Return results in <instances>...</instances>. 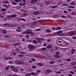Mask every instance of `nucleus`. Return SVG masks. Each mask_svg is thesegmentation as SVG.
<instances>
[{
  "mask_svg": "<svg viewBox=\"0 0 76 76\" xmlns=\"http://www.w3.org/2000/svg\"><path fill=\"white\" fill-rule=\"evenodd\" d=\"M5 69H6V70H9V67H6Z\"/></svg>",
  "mask_w": 76,
  "mask_h": 76,
  "instance_id": "nucleus-48",
  "label": "nucleus"
},
{
  "mask_svg": "<svg viewBox=\"0 0 76 76\" xmlns=\"http://www.w3.org/2000/svg\"><path fill=\"white\" fill-rule=\"evenodd\" d=\"M52 47V46L51 45H48L47 47H46V48H51Z\"/></svg>",
  "mask_w": 76,
  "mask_h": 76,
  "instance_id": "nucleus-14",
  "label": "nucleus"
},
{
  "mask_svg": "<svg viewBox=\"0 0 76 76\" xmlns=\"http://www.w3.org/2000/svg\"><path fill=\"white\" fill-rule=\"evenodd\" d=\"M37 64L38 66H43V64L41 63H39Z\"/></svg>",
  "mask_w": 76,
  "mask_h": 76,
  "instance_id": "nucleus-16",
  "label": "nucleus"
},
{
  "mask_svg": "<svg viewBox=\"0 0 76 76\" xmlns=\"http://www.w3.org/2000/svg\"><path fill=\"white\" fill-rule=\"evenodd\" d=\"M15 63L17 64H24V62L19 61H15Z\"/></svg>",
  "mask_w": 76,
  "mask_h": 76,
  "instance_id": "nucleus-3",
  "label": "nucleus"
},
{
  "mask_svg": "<svg viewBox=\"0 0 76 76\" xmlns=\"http://www.w3.org/2000/svg\"><path fill=\"white\" fill-rule=\"evenodd\" d=\"M14 50L15 51H19V49L18 48H16L14 49Z\"/></svg>",
  "mask_w": 76,
  "mask_h": 76,
  "instance_id": "nucleus-43",
  "label": "nucleus"
},
{
  "mask_svg": "<svg viewBox=\"0 0 76 76\" xmlns=\"http://www.w3.org/2000/svg\"><path fill=\"white\" fill-rule=\"evenodd\" d=\"M33 42L34 43V44H37L38 43V42L36 41L35 40H33Z\"/></svg>",
  "mask_w": 76,
  "mask_h": 76,
  "instance_id": "nucleus-22",
  "label": "nucleus"
},
{
  "mask_svg": "<svg viewBox=\"0 0 76 76\" xmlns=\"http://www.w3.org/2000/svg\"><path fill=\"white\" fill-rule=\"evenodd\" d=\"M70 5H75L76 4V3L75 2H73L72 3L70 4Z\"/></svg>",
  "mask_w": 76,
  "mask_h": 76,
  "instance_id": "nucleus-24",
  "label": "nucleus"
},
{
  "mask_svg": "<svg viewBox=\"0 0 76 76\" xmlns=\"http://www.w3.org/2000/svg\"><path fill=\"white\" fill-rule=\"evenodd\" d=\"M46 4H48L49 3V2H48V1H46Z\"/></svg>",
  "mask_w": 76,
  "mask_h": 76,
  "instance_id": "nucleus-52",
  "label": "nucleus"
},
{
  "mask_svg": "<svg viewBox=\"0 0 76 76\" xmlns=\"http://www.w3.org/2000/svg\"><path fill=\"white\" fill-rule=\"evenodd\" d=\"M15 2H17V3H19V1H20V0H18H18H15Z\"/></svg>",
  "mask_w": 76,
  "mask_h": 76,
  "instance_id": "nucleus-35",
  "label": "nucleus"
},
{
  "mask_svg": "<svg viewBox=\"0 0 76 76\" xmlns=\"http://www.w3.org/2000/svg\"><path fill=\"white\" fill-rule=\"evenodd\" d=\"M70 73H71V74H72V75H74L75 74V73L72 71L70 72Z\"/></svg>",
  "mask_w": 76,
  "mask_h": 76,
  "instance_id": "nucleus-40",
  "label": "nucleus"
},
{
  "mask_svg": "<svg viewBox=\"0 0 76 76\" xmlns=\"http://www.w3.org/2000/svg\"><path fill=\"white\" fill-rule=\"evenodd\" d=\"M4 37L5 38H9V36L8 35H5Z\"/></svg>",
  "mask_w": 76,
  "mask_h": 76,
  "instance_id": "nucleus-41",
  "label": "nucleus"
},
{
  "mask_svg": "<svg viewBox=\"0 0 76 76\" xmlns=\"http://www.w3.org/2000/svg\"><path fill=\"white\" fill-rule=\"evenodd\" d=\"M4 25H5L6 26H8L9 25V24H4Z\"/></svg>",
  "mask_w": 76,
  "mask_h": 76,
  "instance_id": "nucleus-51",
  "label": "nucleus"
},
{
  "mask_svg": "<svg viewBox=\"0 0 76 76\" xmlns=\"http://www.w3.org/2000/svg\"><path fill=\"white\" fill-rule=\"evenodd\" d=\"M3 6H4L5 7H6V8H7V9H9V7L7 6V5L4 4H3Z\"/></svg>",
  "mask_w": 76,
  "mask_h": 76,
  "instance_id": "nucleus-27",
  "label": "nucleus"
},
{
  "mask_svg": "<svg viewBox=\"0 0 76 76\" xmlns=\"http://www.w3.org/2000/svg\"><path fill=\"white\" fill-rule=\"evenodd\" d=\"M37 22V21H36L34 22H32V23H31V24L32 25L34 26V25H35V23H36Z\"/></svg>",
  "mask_w": 76,
  "mask_h": 76,
  "instance_id": "nucleus-8",
  "label": "nucleus"
},
{
  "mask_svg": "<svg viewBox=\"0 0 76 76\" xmlns=\"http://www.w3.org/2000/svg\"><path fill=\"white\" fill-rule=\"evenodd\" d=\"M75 35V34H71L69 35V36H73Z\"/></svg>",
  "mask_w": 76,
  "mask_h": 76,
  "instance_id": "nucleus-46",
  "label": "nucleus"
},
{
  "mask_svg": "<svg viewBox=\"0 0 76 76\" xmlns=\"http://www.w3.org/2000/svg\"><path fill=\"white\" fill-rule=\"evenodd\" d=\"M37 75H38V73H34L33 72H31V75L33 76H37Z\"/></svg>",
  "mask_w": 76,
  "mask_h": 76,
  "instance_id": "nucleus-10",
  "label": "nucleus"
},
{
  "mask_svg": "<svg viewBox=\"0 0 76 76\" xmlns=\"http://www.w3.org/2000/svg\"><path fill=\"white\" fill-rule=\"evenodd\" d=\"M56 54H57L58 55H59L60 54V52H57L55 53Z\"/></svg>",
  "mask_w": 76,
  "mask_h": 76,
  "instance_id": "nucleus-30",
  "label": "nucleus"
},
{
  "mask_svg": "<svg viewBox=\"0 0 76 76\" xmlns=\"http://www.w3.org/2000/svg\"><path fill=\"white\" fill-rule=\"evenodd\" d=\"M71 60V59L70 58H69L66 60V61H70Z\"/></svg>",
  "mask_w": 76,
  "mask_h": 76,
  "instance_id": "nucleus-37",
  "label": "nucleus"
},
{
  "mask_svg": "<svg viewBox=\"0 0 76 76\" xmlns=\"http://www.w3.org/2000/svg\"><path fill=\"white\" fill-rule=\"evenodd\" d=\"M9 59H10V60H12V58H11L10 57H9L8 58V60H9Z\"/></svg>",
  "mask_w": 76,
  "mask_h": 76,
  "instance_id": "nucleus-56",
  "label": "nucleus"
},
{
  "mask_svg": "<svg viewBox=\"0 0 76 76\" xmlns=\"http://www.w3.org/2000/svg\"><path fill=\"white\" fill-rule=\"evenodd\" d=\"M32 75V73H27L26 74V76H31Z\"/></svg>",
  "mask_w": 76,
  "mask_h": 76,
  "instance_id": "nucleus-20",
  "label": "nucleus"
},
{
  "mask_svg": "<svg viewBox=\"0 0 76 76\" xmlns=\"http://www.w3.org/2000/svg\"><path fill=\"white\" fill-rule=\"evenodd\" d=\"M69 34H75V31H70L69 32Z\"/></svg>",
  "mask_w": 76,
  "mask_h": 76,
  "instance_id": "nucleus-15",
  "label": "nucleus"
},
{
  "mask_svg": "<svg viewBox=\"0 0 76 76\" xmlns=\"http://www.w3.org/2000/svg\"><path fill=\"white\" fill-rule=\"evenodd\" d=\"M33 14L34 15H37L39 14V13L38 12H33Z\"/></svg>",
  "mask_w": 76,
  "mask_h": 76,
  "instance_id": "nucleus-7",
  "label": "nucleus"
},
{
  "mask_svg": "<svg viewBox=\"0 0 76 76\" xmlns=\"http://www.w3.org/2000/svg\"><path fill=\"white\" fill-rule=\"evenodd\" d=\"M55 50H58V47H55Z\"/></svg>",
  "mask_w": 76,
  "mask_h": 76,
  "instance_id": "nucleus-54",
  "label": "nucleus"
},
{
  "mask_svg": "<svg viewBox=\"0 0 76 76\" xmlns=\"http://www.w3.org/2000/svg\"><path fill=\"white\" fill-rule=\"evenodd\" d=\"M55 72L56 73V74H61V72L60 71H55Z\"/></svg>",
  "mask_w": 76,
  "mask_h": 76,
  "instance_id": "nucleus-26",
  "label": "nucleus"
},
{
  "mask_svg": "<svg viewBox=\"0 0 76 76\" xmlns=\"http://www.w3.org/2000/svg\"><path fill=\"white\" fill-rule=\"evenodd\" d=\"M27 34H32V32L29 31L27 32Z\"/></svg>",
  "mask_w": 76,
  "mask_h": 76,
  "instance_id": "nucleus-28",
  "label": "nucleus"
},
{
  "mask_svg": "<svg viewBox=\"0 0 76 76\" xmlns=\"http://www.w3.org/2000/svg\"><path fill=\"white\" fill-rule=\"evenodd\" d=\"M68 7H69V8H71V9H75V7L74 6H68Z\"/></svg>",
  "mask_w": 76,
  "mask_h": 76,
  "instance_id": "nucleus-19",
  "label": "nucleus"
},
{
  "mask_svg": "<svg viewBox=\"0 0 76 76\" xmlns=\"http://www.w3.org/2000/svg\"><path fill=\"white\" fill-rule=\"evenodd\" d=\"M4 60H8V58H7V57H4L3 58Z\"/></svg>",
  "mask_w": 76,
  "mask_h": 76,
  "instance_id": "nucleus-33",
  "label": "nucleus"
},
{
  "mask_svg": "<svg viewBox=\"0 0 76 76\" xmlns=\"http://www.w3.org/2000/svg\"><path fill=\"white\" fill-rule=\"evenodd\" d=\"M56 63V61H51L49 62V63L50 64H54Z\"/></svg>",
  "mask_w": 76,
  "mask_h": 76,
  "instance_id": "nucleus-11",
  "label": "nucleus"
},
{
  "mask_svg": "<svg viewBox=\"0 0 76 76\" xmlns=\"http://www.w3.org/2000/svg\"><path fill=\"white\" fill-rule=\"evenodd\" d=\"M57 7L56 6H53L52 7V9H54V8H57Z\"/></svg>",
  "mask_w": 76,
  "mask_h": 76,
  "instance_id": "nucleus-38",
  "label": "nucleus"
},
{
  "mask_svg": "<svg viewBox=\"0 0 76 76\" xmlns=\"http://www.w3.org/2000/svg\"><path fill=\"white\" fill-rule=\"evenodd\" d=\"M72 52H75V49H73V50H72Z\"/></svg>",
  "mask_w": 76,
  "mask_h": 76,
  "instance_id": "nucleus-63",
  "label": "nucleus"
},
{
  "mask_svg": "<svg viewBox=\"0 0 76 76\" xmlns=\"http://www.w3.org/2000/svg\"><path fill=\"white\" fill-rule=\"evenodd\" d=\"M72 38H73V39H76V37H72Z\"/></svg>",
  "mask_w": 76,
  "mask_h": 76,
  "instance_id": "nucleus-64",
  "label": "nucleus"
},
{
  "mask_svg": "<svg viewBox=\"0 0 76 76\" xmlns=\"http://www.w3.org/2000/svg\"><path fill=\"white\" fill-rule=\"evenodd\" d=\"M14 67H15L13 66H11V69H13V68H14Z\"/></svg>",
  "mask_w": 76,
  "mask_h": 76,
  "instance_id": "nucleus-62",
  "label": "nucleus"
},
{
  "mask_svg": "<svg viewBox=\"0 0 76 76\" xmlns=\"http://www.w3.org/2000/svg\"><path fill=\"white\" fill-rule=\"evenodd\" d=\"M53 56L54 57H55L56 58H60V56L57 55H54Z\"/></svg>",
  "mask_w": 76,
  "mask_h": 76,
  "instance_id": "nucleus-6",
  "label": "nucleus"
},
{
  "mask_svg": "<svg viewBox=\"0 0 76 76\" xmlns=\"http://www.w3.org/2000/svg\"><path fill=\"white\" fill-rule=\"evenodd\" d=\"M46 72L47 73H50L52 72L49 69L46 70Z\"/></svg>",
  "mask_w": 76,
  "mask_h": 76,
  "instance_id": "nucleus-12",
  "label": "nucleus"
},
{
  "mask_svg": "<svg viewBox=\"0 0 76 76\" xmlns=\"http://www.w3.org/2000/svg\"><path fill=\"white\" fill-rule=\"evenodd\" d=\"M31 60L32 61H35V60L33 58L31 59Z\"/></svg>",
  "mask_w": 76,
  "mask_h": 76,
  "instance_id": "nucleus-61",
  "label": "nucleus"
},
{
  "mask_svg": "<svg viewBox=\"0 0 76 76\" xmlns=\"http://www.w3.org/2000/svg\"><path fill=\"white\" fill-rule=\"evenodd\" d=\"M42 50H46V48H43L41 49Z\"/></svg>",
  "mask_w": 76,
  "mask_h": 76,
  "instance_id": "nucleus-50",
  "label": "nucleus"
},
{
  "mask_svg": "<svg viewBox=\"0 0 76 76\" xmlns=\"http://www.w3.org/2000/svg\"><path fill=\"white\" fill-rule=\"evenodd\" d=\"M13 71H14L15 72H18V69H14Z\"/></svg>",
  "mask_w": 76,
  "mask_h": 76,
  "instance_id": "nucleus-36",
  "label": "nucleus"
},
{
  "mask_svg": "<svg viewBox=\"0 0 76 76\" xmlns=\"http://www.w3.org/2000/svg\"><path fill=\"white\" fill-rule=\"evenodd\" d=\"M63 6H69V4H62Z\"/></svg>",
  "mask_w": 76,
  "mask_h": 76,
  "instance_id": "nucleus-29",
  "label": "nucleus"
},
{
  "mask_svg": "<svg viewBox=\"0 0 76 76\" xmlns=\"http://www.w3.org/2000/svg\"><path fill=\"white\" fill-rule=\"evenodd\" d=\"M57 15H56L53 16V18H57Z\"/></svg>",
  "mask_w": 76,
  "mask_h": 76,
  "instance_id": "nucleus-57",
  "label": "nucleus"
},
{
  "mask_svg": "<svg viewBox=\"0 0 76 76\" xmlns=\"http://www.w3.org/2000/svg\"><path fill=\"white\" fill-rule=\"evenodd\" d=\"M46 31L47 33H50L51 32V31L49 29H48L46 30Z\"/></svg>",
  "mask_w": 76,
  "mask_h": 76,
  "instance_id": "nucleus-9",
  "label": "nucleus"
},
{
  "mask_svg": "<svg viewBox=\"0 0 76 76\" xmlns=\"http://www.w3.org/2000/svg\"><path fill=\"white\" fill-rule=\"evenodd\" d=\"M20 53L21 54H25V52H21Z\"/></svg>",
  "mask_w": 76,
  "mask_h": 76,
  "instance_id": "nucleus-45",
  "label": "nucleus"
},
{
  "mask_svg": "<svg viewBox=\"0 0 76 76\" xmlns=\"http://www.w3.org/2000/svg\"><path fill=\"white\" fill-rule=\"evenodd\" d=\"M7 16L9 19H12V15H8Z\"/></svg>",
  "mask_w": 76,
  "mask_h": 76,
  "instance_id": "nucleus-21",
  "label": "nucleus"
},
{
  "mask_svg": "<svg viewBox=\"0 0 76 76\" xmlns=\"http://www.w3.org/2000/svg\"><path fill=\"white\" fill-rule=\"evenodd\" d=\"M12 18H15L17 16V15L16 14H12Z\"/></svg>",
  "mask_w": 76,
  "mask_h": 76,
  "instance_id": "nucleus-13",
  "label": "nucleus"
},
{
  "mask_svg": "<svg viewBox=\"0 0 76 76\" xmlns=\"http://www.w3.org/2000/svg\"><path fill=\"white\" fill-rule=\"evenodd\" d=\"M3 32H4V34H6V33H7V31L4 30L3 31Z\"/></svg>",
  "mask_w": 76,
  "mask_h": 76,
  "instance_id": "nucleus-34",
  "label": "nucleus"
},
{
  "mask_svg": "<svg viewBox=\"0 0 76 76\" xmlns=\"http://www.w3.org/2000/svg\"><path fill=\"white\" fill-rule=\"evenodd\" d=\"M19 57H23V55H19Z\"/></svg>",
  "mask_w": 76,
  "mask_h": 76,
  "instance_id": "nucleus-60",
  "label": "nucleus"
},
{
  "mask_svg": "<svg viewBox=\"0 0 76 76\" xmlns=\"http://www.w3.org/2000/svg\"><path fill=\"white\" fill-rule=\"evenodd\" d=\"M9 26L10 27H12V26H13V25H10V24H9Z\"/></svg>",
  "mask_w": 76,
  "mask_h": 76,
  "instance_id": "nucleus-58",
  "label": "nucleus"
},
{
  "mask_svg": "<svg viewBox=\"0 0 76 76\" xmlns=\"http://www.w3.org/2000/svg\"><path fill=\"white\" fill-rule=\"evenodd\" d=\"M7 10V9L5 8H3L1 10V12H4L5 11H6Z\"/></svg>",
  "mask_w": 76,
  "mask_h": 76,
  "instance_id": "nucleus-18",
  "label": "nucleus"
},
{
  "mask_svg": "<svg viewBox=\"0 0 76 76\" xmlns=\"http://www.w3.org/2000/svg\"><path fill=\"white\" fill-rule=\"evenodd\" d=\"M37 42H42V40L43 41L44 40V39L42 38H37Z\"/></svg>",
  "mask_w": 76,
  "mask_h": 76,
  "instance_id": "nucleus-4",
  "label": "nucleus"
},
{
  "mask_svg": "<svg viewBox=\"0 0 76 76\" xmlns=\"http://www.w3.org/2000/svg\"><path fill=\"white\" fill-rule=\"evenodd\" d=\"M20 20H23V21H24V22H25V21H26V20H25L24 18H21Z\"/></svg>",
  "mask_w": 76,
  "mask_h": 76,
  "instance_id": "nucleus-42",
  "label": "nucleus"
},
{
  "mask_svg": "<svg viewBox=\"0 0 76 76\" xmlns=\"http://www.w3.org/2000/svg\"><path fill=\"white\" fill-rule=\"evenodd\" d=\"M51 39H48L47 40V41L48 42H50V41H51Z\"/></svg>",
  "mask_w": 76,
  "mask_h": 76,
  "instance_id": "nucleus-59",
  "label": "nucleus"
},
{
  "mask_svg": "<svg viewBox=\"0 0 76 76\" xmlns=\"http://www.w3.org/2000/svg\"><path fill=\"white\" fill-rule=\"evenodd\" d=\"M64 44L66 46H67L68 45H69V43L65 42L64 43Z\"/></svg>",
  "mask_w": 76,
  "mask_h": 76,
  "instance_id": "nucleus-31",
  "label": "nucleus"
},
{
  "mask_svg": "<svg viewBox=\"0 0 76 76\" xmlns=\"http://www.w3.org/2000/svg\"><path fill=\"white\" fill-rule=\"evenodd\" d=\"M67 17H68V18H70L71 17V16H70V15H67Z\"/></svg>",
  "mask_w": 76,
  "mask_h": 76,
  "instance_id": "nucleus-55",
  "label": "nucleus"
},
{
  "mask_svg": "<svg viewBox=\"0 0 76 76\" xmlns=\"http://www.w3.org/2000/svg\"><path fill=\"white\" fill-rule=\"evenodd\" d=\"M56 29L58 31V30H60V29H61V28L59 27H56Z\"/></svg>",
  "mask_w": 76,
  "mask_h": 76,
  "instance_id": "nucleus-17",
  "label": "nucleus"
},
{
  "mask_svg": "<svg viewBox=\"0 0 76 76\" xmlns=\"http://www.w3.org/2000/svg\"><path fill=\"white\" fill-rule=\"evenodd\" d=\"M11 4H13V5H16V3L15 2H14L13 1H12Z\"/></svg>",
  "mask_w": 76,
  "mask_h": 76,
  "instance_id": "nucleus-25",
  "label": "nucleus"
},
{
  "mask_svg": "<svg viewBox=\"0 0 76 76\" xmlns=\"http://www.w3.org/2000/svg\"><path fill=\"white\" fill-rule=\"evenodd\" d=\"M9 63L10 64H12L13 62L12 61H9Z\"/></svg>",
  "mask_w": 76,
  "mask_h": 76,
  "instance_id": "nucleus-47",
  "label": "nucleus"
},
{
  "mask_svg": "<svg viewBox=\"0 0 76 76\" xmlns=\"http://www.w3.org/2000/svg\"><path fill=\"white\" fill-rule=\"evenodd\" d=\"M20 44L19 43H18L15 44H14L13 45H14V46H16L17 45H19Z\"/></svg>",
  "mask_w": 76,
  "mask_h": 76,
  "instance_id": "nucleus-32",
  "label": "nucleus"
},
{
  "mask_svg": "<svg viewBox=\"0 0 76 76\" xmlns=\"http://www.w3.org/2000/svg\"><path fill=\"white\" fill-rule=\"evenodd\" d=\"M41 72V71L40 70H38L36 72L37 73H39V72Z\"/></svg>",
  "mask_w": 76,
  "mask_h": 76,
  "instance_id": "nucleus-44",
  "label": "nucleus"
},
{
  "mask_svg": "<svg viewBox=\"0 0 76 76\" xmlns=\"http://www.w3.org/2000/svg\"><path fill=\"white\" fill-rule=\"evenodd\" d=\"M16 31H17V32H21V31H22V30H16Z\"/></svg>",
  "mask_w": 76,
  "mask_h": 76,
  "instance_id": "nucleus-53",
  "label": "nucleus"
},
{
  "mask_svg": "<svg viewBox=\"0 0 76 76\" xmlns=\"http://www.w3.org/2000/svg\"><path fill=\"white\" fill-rule=\"evenodd\" d=\"M71 65H75V64H76V62H73L72 63H71Z\"/></svg>",
  "mask_w": 76,
  "mask_h": 76,
  "instance_id": "nucleus-23",
  "label": "nucleus"
},
{
  "mask_svg": "<svg viewBox=\"0 0 76 76\" xmlns=\"http://www.w3.org/2000/svg\"><path fill=\"white\" fill-rule=\"evenodd\" d=\"M28 51H32V50H33V49L35 48V47L32 45L29 44L28 46Z\"/></svg>",
  "mask_w": 76,
  "mask_h": 76,
  "instance_id": "nucleus-1",
  "label": "nucleus"
},
{
  "mask_svg": "<svg viewBox=\"0 0 76 76\" xmlns=\"http://www.w3.org/2000/svg\"><path fill=\"white\" fill-rule=\"evenodd\" d=\"M36 31H40L41 29H37L35 30Z\"/></svg>",
  "mask_w": 76,
  "mask_h": 76,
  "instance_id": "nucleus-39",
  "label": "nucleus"
},
{
  "mask_svg": "<svg viewBox=\"0 0 76 76\" xmlns=\"http://www.w3.org/2000/svg\"><path fill=\"white\" fill-rule=\"evenodd\" d=\"M61 17L62 18H66V16H64V15H61Z\"/></svg>",
  "mask_w": 76,
  "mask_h": 76,
  "instance_id": "nucleus-49",
  "label": "nucleus"
},
{
  "mask_svg": "<svg viewBox=\"0 0 76 76\" xmlns=\"http://www.w3.org/2000/svg\"><path fill=\"white\" fill-rule=\"evenodd\" d=\"M63 33V31H58L56 32H55V34L56 35H58V36H63V35L62 34H61Z\"/></svg>",
  "mask_w": 76,
  "mask_h": 76,
  "instance_id": "nucleus-2",
  "label": "nucleus"
},
{
  "mask_svg": "<svg viewBox=\"0 0 76 76\" xmlns=\"http://www.w3.org/2000/svg\"><path fill=\"white\" fill-rule=\"evenodd\" d=\"M37 1H38V0H32L30 3L31 4H33V3H35L37 2Z\"/></svg>",
  "mask_w": 76,
  "mask_h": 76,
  "instance_id": "nucleus-5",
  "label": "nucleus"
}]
</instances>
